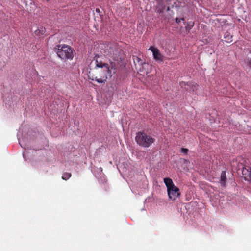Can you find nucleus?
Here are the masks:
<instances>
[{
    "instance_id": "f257e3e1",
    "label": "nucleus",
    "mask_w": 251,
    "mask_h": 251,
    "mask_svg": "<svg viewBox=\"0 0 251 251\" xmlns=\"http://www.w3.org/2000/svg\"><path fill=\"white\" fill-rule=\"evenodd\" d=\"M54 50L57 53L58 57L62 60H71L74 58L73 49L68 45L65 44L58 45L54 47Z\"/></svg>"
},
{
    "instance_id": "f03ea898",
    "label": "nucleus",
    "mask_w": 251,
    "mask_h": 251,
    "mask_svg": "<svg viewBox=\"0 0 251 251\" xmlns=\"http://www.w3.org/2000/svg\"><path fill=\"white\" fill-rule=\"evenodd\" d=\"M96 67L100 68V69L97 70L98 75L92 78V80H95L99 83H103L106 81L108 75L109 76V64L103 63L97 61Z\"/></svg>"
},
{
    "instance_id": "7ed1b4c3",
    "label": "nucleus",
    "mask_w": 251,
    "mask_h": 251,
    "mask_svg": "<svg viewBox=\"0 0 251 251\" xmlns=\"http://www.w3.org/2000/svg\"><path fill=\"white\" fill-rule=\"evenodd\" d=\"M135 141L139 146L148 148L155 142V139L144 131H139L136 134Z\"/></svg>"
},
{
    "instance_id": "20e7f679",
    "label": "nucleus",
    "mask_w": 251,
    "mask_h": 251,
    "mask_svg": "<svg viewBox=\"0 0 251 251\" xmlns=\"http://www.w3.org/2000/svg\"><path fill=\"white\" fill-rule=\"evenodd\" d=\"M167 193L169 198L172 200H176L180 195L179 189L177 186L167 190Z\"/></svg>"
},
{
    "instance_id": "39448f33",
    "label": "nucleus",
    "mask_w": 251,
    "mask_h": 251,
    "mask_svg": "<svg viewBox=\"0 0 251 251\" xmlns=\"http://www.w3.org/2000/svg\"><path fill=\"white\" fill-rule=\"evenodd\" d=\"M149 50L152 52L153 56L156 61H163L164 56L157 48L151 46Z\"/></svg>"
},
{
    "instance_id": "423d86ee",
    "label": "nucleus",
    "mask_w": 251,
    "mask_h": 251,
    "mask_svg": "<svg viewBox=\"0 0 251 251\" xmlns=\"http://www.w3.org/2000/svg\"><path fill=\"white\" fill-rule=\"evenodd\" d=\"M242 176L245 180H249L251 179V169L249 166H245L242 170Z\"/></svg>"
},
{
    "instance_id": "0eeeda50",
    "label": "nucleus",
    "mask_w": 251,
    "mask_h": 251,
    "mask_svg": "<svg viewBox=\"0 0 251 251\" xmlns=\"http://www.w3.org/2000/svg\"><path fill=\"white\" fill-rule=\"evenodd\" d=\"M157 4L156 6L155 11L157 13L161 14L163 13L165 9V2L163 0H156Z\"/></svg>"
},
{
    "instance_id": "6e6552de",
    "label": "nucleus",
    "mask_w": 251,
    "mask_h": 251,
    "mask_svg": "<svg viewBox=\"0 0 251 251\" xmlns=\"http://www.w3.org/2000/svg\"><path fill=\"white\" fill-rule=\"evenodd\" d=\"M118 63H116L115 62H110L109 67V76L111 77L112 74H115L118 68Z\"/></svg>"
},
{
    "instance_id": "1a4fd4ad",
    "label": "nucleus",
    "mask_w": 251,
    "mask_h": 251,
    "mask_svg": "<svg viewBox=\"0 0 251 251\" xmlns=\"http://www.w3.org/2000/svg\"><path fill=\"white\" fill-rule=\"evenodd\" d=\"M164 182L167 187V190L176 187V186L174 184L172 180L169 177L164 178Z\"/></svg>"
},
{
    "instance_id": "9d476101",
    "label": "nucleus",
    "mask_w": 251,
    "mask_h": 251,
    "mask_svg": "<svg viewBox=\"0 0 251 251\" xmlns=\"http://www.w3.org/2000/svg\"><path fill=\"white\" fill-rule=\"evenodd\" d=\"M226 176L225 171H222L221 174L220 183L223 187L226 186Z\"/></svg>"
},
{
    "instance_id": "9b49d317",
    "label": "nucleus",
    "mask_w": 251,
    "mask_h": 251,
    "mask_svg": "<svg viewBox=\"0 0 251 251\" xmlns=\"http://www.w3.org/2000/svg\"><path fill=\"white\" fill-rule=\"evenodd\" d=\"M224 39L227 43H231L232 41V35L230 32L226 31L224 34Z\"/></svg>"
},
{
    "instance_id": "f8f14e48",
    "label": "nucleus",
    "mask_w": 251,
    "mask_h": 251,
    "mask_svg": "<svg viewBox=\"0 0 251 251\" xmlns=\"http://www.w3.org/2000/svg\"><path fill=\"white\" fill-rule=\"evenodd\" d=\"M180 85L181 87H183L184 86H192L193 87H194V88H193V91H194L195 90H197V87H198V85H197L196 83H195L194 82H189V83H186L185 82H181L180 83Z\"/></svg>"
},
{
    "instance_id": "ddd939ff",
    "label": "nucleus",
    "mask_w": 251,
    "mask_h": 251,
    "mask_svg": "<svg viewBox=\"0 0 251 251\" xmlns=\"http://www.w3.org/2000/svg\"><path fill=\"white\" fill-rule=\"evenodd\" d=\"M45 32V28L44 27H41L40 29H38L35 31V34L37 36H39L40 34L43 35Z\"/></svg>"
},
{
    "instance_id": "4468645a",
    "label": "nucleus",
    "mask_w": 251,
    "mask_h": 251,
    "mask_svg": "<svg viewBox=\"0 0 251 251\" xmlns=\"http://www.w3.org/2000/svg\"><path fill=\"white\" fill-rule=\"evenodd\" d=\"M71 176L72 175L70 173L65 172L63 174L62 178L63 180H67L69 178H70L71 177Z\"/></svg>"
},
{
    "instance_id": "2eb2a0df",
    "label": "nucleus",
    "mask_w": 251,
    "mask_h": 251,
    "mask_svg": "<svg viewBox=\"0 0 251 251\" xmlns=\"http://www.w3.org/2000/svg\"><path fill=\"white\" fill-rule=\"evenodd\" d=\"M134 62L136 65L137 63L139 65L143 64V61L140 58L137 56H133Z\"/></svg>"
},
{
    "instance_id": "dca6fc26",
    "label": "nucleus",
    "mask_w": 251,
    "mask_h": 251,
    "mask_svg": "<svg viewBox=\"0 0 251 251\" xmlns=\"http://www.w3.org/2000/svg\"><path fill=\"white\" fill-rule=\"evenodd\" d=\"M194 22H189L187 24V28L188 29H191L194 26Z\"/></svg>"
},
{
    "instance_id": "f3484780",
    "label": "nucleus",
    "mask_w": 251,
    "mask_h": 251,
    "mask_svg": "<svg viewBox=\"0 0 251 251\" xmlns=\"http://www.w3.org/2000/svg\"><path fill=\"white\" fill-rule=\"evenodd\" d=\"M181 21H184V18H176L175 19L176 22L178 24L179 23L181 22Z\"/></svg>"
},
{
    "instance_id": "a211bd4d",
    "label": "nucleus",
    "mask_w": 251,
    "mask_h": 251,
    "mask_svg": "<svg viewBox=\"0 0 251 251\" xmlns=\"http://www.w3.org/2000/svg\"><path fill=\"white\" fill-rule=\"evenodd\" d=\"M188 151V150L186 148H181V152L184 153H187Z\"/></svg>"
},
{
    "instance_id": "6ab92c4d",
    "label": "nucleus",
    "mask_w": 251,
    "mask_h": 251,
    "mask_svg": "<svg viewBox=\"0 0 251 251\" xmlns=\"http://www.w3.org/2000/svg\"><path fill=\"white\" fill-rule=\"evenodd\" d=\"M170 7L169 6H168L167 7V11H169L170 10Z\"/></svg>"
},
{
    "instance_id": "aec40b11",
    "label": "nucleus",
    "mask_w": 251,
    "mask_h": 251,
    "mask_svg": "<svg viewBox=\"0 0 251 251\" xmlns=\"http://www.w3.org/2000/svg\"><path fill=\"white\" fill-rule=\"evenodd\" d=\"M249 64H250V66L251 68V61H250Z\"/></svg>"
}]
</instances>
